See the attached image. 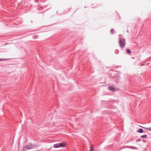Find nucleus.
I'll use <instances>...</instances> for the list:
<instances>
[{"mask_svg":"<svg viewBox=\"0 0 151 151\" xmlns=\"http://www.w3.org/2000/svg\"><path fill=\"white\" fill-rule=\"evenodd\" d=\"M119 44L121 48H123L126 45L125 40L123 38L121 39L119 41Z\"/></svg>","mask_w":151,"mask_h":151,"instance_id":"1","label":"nucleus"},{"mask_svg":"<svg viewBox=\"0 0 151 151\" xmlns=\"http://www.w3.org/2000/svg\"><path fill=\"white\" fill-rule=\"evenodd\" d=\"M34 146L32 144L29 143L27 145L25 146L23 148V151L25 150L28 149H32L34 148Z\"/></svg>","mask_w":151,"mask_h":151,"instance_id":"2","label":"nucleus"},{"mask_svg":"<svg viewBox=\"0 0 151 151\" xmlns=\"http://www.w3.org/2000/svg\"><path fill=\"white\" fill-rule=\"evenodd\" d=\"M108 89L109 90L112 91H115L118 90V88H114L113 86H110L108 88Z\"/></svg>","mask_w":151,"mask_h":151,"instance_id":"3","label":"nucleus"},{"mask_svg":"<svg viewBox=\"0 0 151 151\" xmlns=\"http://www.w3.org/2000/svg\"><path fill=\"white\" fill-rule=\"evenodd\" d=\"M66 143L65 142H61L59 144L60 147H64L66 146Z\"/></svg>","mask_w":151,"mask_h":151,"instance_id":"4","label":"nucleus"},{"mask_svg":"<svg viewBox=\"0 0 151 151\" xmlns=\"http://www.w3.org/2000/svg\"><path fill=\"white\" fill-rule=\"evenodd\" d=\"M140 127H142V128H144L147 130H148L149 131H151V127H150L147 128V127H141V126H140Z\"/></svg>","mask_w":151,"mask_h":151,"instance_id":"5","label":"nucleus"},{"mask_svg":"<svg viewBox=\"0 0 151 151\" xmlns=\"http://www.w3.org/2000/svg\"><path fill=\"white\" fill-rule=\"evenodd\" d=\"M59 144L57 143V144H54V145H53L54 147L55 148L59 147H59Z\"/></svg>","mask_w":151,"mask_h":151,"instance_id":"6","label":"nucleus"},{"mask_svg":"<svg viewBox=\"0 0 151 151\" xmlns=\"http://www.w3.org/2000/svg\"><path fill=\"white\" fill-rule=\"evenodd\" d=\"M137 132L139 133H142L143 132V130L142 129L140 128L138 129Z\"/></svg>","mask_w":151,"mask_h":151,"instance_id":"7","label":"nucleus"},{"mask_svg":"<svg viewBox=\"0 0 151 151\" xmlns=\"http://www.w3.org/2000/svg\"><path fill=\"white\" fill-rule=\"evenodd\" d=\"M147 135L145 134L143 135L141 137L142 138H147Z\"/></svg>","mask_w":151,"mask_h":151,"instance_id":"8","label":"nucleus"},{"mask_svg":"<svg viewBox=\"0 0 151 151\" xmlns=\"http://www.w3.org/2000/svg\"><path fill=\"white\" fill-rule=\"evenodd\" d=\"M127 52L128 54H130L131 53V51L129 49H127Z\"/></svg>","mask_w":151,"mask_h":151,"instance_id":"9","label":"nucleus"},{"mask_svg":"<svg viewBox=\"0 0 151 151\" xmlns=\"http://www.w3.org/2000/svg\"><path fill=\"white\" fill-rule=\"evenodd\" d=\"M93 148L92 146L91 145L90 147V151H92L93 150Z\"/></svg>","mask_w":151,"mask_h":151,"instance_id":"10","label":"nucleus"},{"mask_svg":"<svg viewBox=\"0 0 151 151\" xmlns=\"http://www.w3.org/2000/svg\"><path fill=\"white\" fill-rule=\"evenodd\" d=\"M114 32V30L113 29H111V34H112Z\"/></svg>","mask_w":151,"mask_h":151,"instance_id":"11","label":"nucleus"},{"mask_svg":"<svg viewBox=\"0 0 151 151\" xmlns=\"http://www.w3.org/2000/svg\"><path fill=\"white\" fill-rule=\"evenodd\" d=\"M1 60H0V61H1Z\"/></svg>","mask_w":151,"mask_h":151,"instance_id":"12","label":"nucleus"}]
</instances>
